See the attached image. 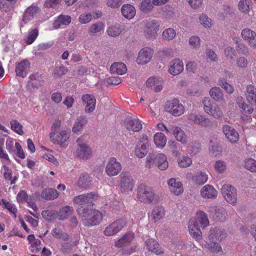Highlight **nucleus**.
I'll return each mask as SVG.
<instances>
[{
    "label": "nucleus",
    "mask_w": 256,
    "mask_h": 256,
    "mask_svg": "<svg viewBox=\"0 0 256 256\" xmlns=\"http://www.w3.org/2000/svg\"><path fill=\"white\" fill-rule=\"evenodd\" d=\"M76 212L82 218V222L87 227H90L100 224L102 220V213L96 209L80 206Z\"/></svg>",
    "instance_id": "1"
},
{
    "label": "nucleus",
    "mask_w": 256,
    "mask_h": 256,
    "mask_svg": "<svg viewBox=\"0 0 256 256\" xmlns=\"http://www.w3.org/2000/svg\"><path fill=\"white\" fill-rule=\"evenodd\" d=\"M136 196L140 202L150 204L154 200L155 194L152 188L144 184H140L138 187Z\"/></svg>",
    "instance_id": "2"
},
{
    "label": "nucleus",
    "mask_w": 256,
    "mask_h": 256,
    "mask_svg": "<svg viewBox=\"0 0 256 256\" xmlns=\"http://www.w3.org/2000/svg\"><path fill=\"white\" fill-rule=\"evenodd\" d=\"M166 111L174 116H180L184 112V108L177 98L168 101L166 103Z\"/></svg>",
    "instance_id": "3"
},
{
    "label": "nucleus",
    "mask_w": 256,
    "mask_h": 256,
    "mask_svg": "<svg viewBox=\"0 0 256 256\" xmlns=\"http://www.w3.org/2000/svg\"><path fill=\"white\" fill-rule=\"evenodd\" d=\"M146 161L150 163L156 164L160 170H165L168 167V162L166 158L162 154H150L146 158Z\"/></svg>",
    "instance_id": "4"
},
{
    "label": "nucleus",
    "mask_w": 256,
    "mask_h": 256,
    "mask_svg": "<svg viewBox=\"0 0 256 256\" xmlns=\"http://www.w3.org/2000/svg\"><path fill=\"white\" fill-rule=\"evenodd\" d=\"M221 192L227 202L234 205L237 200V192L236 188L232 185L226 184L222 186Z\"/></svg>",
    "instance_id": "5"
},
{
    "label": "nucleus",
    "mask_w": 256,
    "mask_h": 256,
    "mask_svg": "<svg viewBox=\"0 0 256 256\" xmlns=\"http://www.w3.org/2000/svg\"><path fill=\"white\" fill-rule=\"evenodd\" d=\"M159 23L154 20H148L146 22L144 36L148 39H154L160 30Z\"/></svg>",
    "instance_id": "6"
},
{
    "label": "nucleus",
    "mask_w": 256,
    "mask_h": 256,
    "mask_svg": "<svg viewBox=\"0 0 256 256\" xmlns=\"http://www.w3.org/2000/svg\"><path fill=\"white\" fill-rule=\"evenodd\" d=\"M125 218L118 219L106 226L104 234L107 236H112L119 232L126 225Z\"/></svg>",
    "instance_id": "7"
},
{
    "label": "nucleus",
    "mask_w": 256,
    "mask_h": 256,
    "mask_svg": "<svg viewBox=\"0 0 256 256\" xmlns=\"http://www.w3.org/2000/svg\"><path fill=\"white\" fill-rule=\"evenodd\" d=\"M98 194L95 192H91L86 194L79 195L74 198V203L83 205L93 206L94 202L98 198Z\"/></svg>",
    "instance_id": "8"
},
{
    "label": "nucleus",
    "mask_w": 256,
    "mask_h": 256,
    "mask_svg": "<svg viewBox=\"0 0 256 256\" xmlns=\"http://www.w3.org/2000/svg\"><path fill=\"white\" fill-rule=\"evenodd\" d=\"M208 212L210 216L216 222H224L228 216L226 211L222 207L211 206L208 208Z\"/></svg>",
    "instance_id": "9"
},
{
    "label": "nucleus",
    "mask_w": 256,
    "mask_h": 256,
    "mask_svg": "<svg viewBox=\"0 0 256 256\" xmlns=\"http://www.w3.org/2000/svg\"><path fill=\"white\" fill-rule=\"evenodd\" d=\"M120 186L122 193L128 194L132 190L134 187V180L128 172L121 174Z\"/></svg>",
    "instance_id": "10"
},
{
    "label": "nucleus",
    "mask_w": 256,
    "mask_h": 256,
    "mask_svg": "<svg viewBox=\"0 0 256 256\" xmlns=\"http://www.w3.org/2000/svg\"><path fill=\"white\" fill-rule=\"evenodd\" d=\"M122 170L121 164L114 158L108 160L106 168V172L110 176L118 175Z\"/></svg>",
    "instance_id": "11"
},
{
    "label": "nucleus",
    "mask_w": 256,
    "mask_h": 256,
    "mask_svg": "<svg viewBox=\"0 0 256 256\" xmlns=\"http://www.w3.org/2000/svg\"><path fill=\"white\" fill-rule=\"evenodd\" d=\"M78 147L76 150L77 156L82 160H87L92 154L91 148L86 144L82 142L80 138L76 140Z\"/></svg>",
    "instance_id": "12"
},
{
    "label": "nucleus",
    "mask_w": 256,
    "mask_h": 256,
    "mask_svg": "<svg viewBox=\"0 0 256 256\" xmlns=\"http://www.w3.org/2000/svg\"><path fill=\"white\" fill-rule=\"evenodd\" d=\"M69 136V132L66 130H62L58 132H54L50 134L51 140L60 145L62 147L66 146L64 143L68 140Z\"/></svg>",
    "instance_id": "13"
},
{
    "label": "nucleus",
    "mask_w": 256,
    "mask_h": 256,
    "mask_svg": "<svg viewBox=\"0 0 256 256\" xmlns=\"http://www.w3.org/2000/svg\"><path fill=\"white\" fill-rule=\"evenodd\" d=\"M222 132L226 139L232 144L236 143L239 140V134L232 127L228 124L222 126Z\"/></svg>",
    "instance_id": "14"
},
{
    "label": "nucleus",
    "mask_w": 256,
    "mask_h": 256,
    "mask_svg": "<svg viewBox=\"0 0 256 256\" xmlns=\"http://www.w3.org/2000/svg\"><path fill=\"white\" fill-rule=\"evenodd\" d=\"M189 120L196 124H198L202 126L210 127L212 126V122L210 120L200 114H190L188 116Z\"/></svg>",
    "instance_id": "15"
},
{
    "label": "nucleus",
    "mask_w": 256,
    "mask_h": 256,
    "mask_svg": "<svg viewBox=\"0 0 256 256\" xmlns=\"http://www.w3.org/2000/svg\"><path fill=\"white\" fill-rule=\"evenodd\" d=\"M227 233L226 230L221 228H212L210 230L208 238L210 240L222 241L226 238Z\"/></svg>",
    "instance_id": "16"
},
{
    "label": "nucleus",
    "mask_w": 256,
    "mask_h": 256,
    "mask_svg": "<svg viewBox=\"0 0 256 256\" xmlns=\"http://www.w3.org/2000/svg\"><path fill=\"white\" fill-rule=\"evenodd\" d=\"M30 62L27 60L16 63L15 70L16 75L22 78L26 77L30 70Z\"/></svg>",
    "instance_id": "17"
},
{
    "label": "nucleus",
    "mask_w": 256,
    "mask_h": 256,
    "mask_svg": "<svg viewBox=\"0 0 256 256\" xmlns=\"http://www.w3.org/2000/svg\"><path fill=\"white\" fill-rule=\"evenodd\" d=\"M83 103L86 104L84 111L86 113L92 112L96 107V100L93 95L90 94H83L82 96Z\"/></svg>",
    "instance_id": "18"
},
{
    "label": "nucleus",
    "mask_w": 256,
    "mask_h": 256,
    "mask_svg": "<svg viewBox=\"0 0 256 256\" xmlns=\"http://www.w3.org/2000/svg\"><path fill=\"white\" fill-rule=\"evenodd\" d=\"M188 230L191 236L197 240L202 238V232L198 226V222L195 219H190L188 221Z\"/></svg>",
    "instance_id": "19"
},
{
    "label": "nucleus",
    "mask_w": 256,
    "mask_h": 256,
    "mask_svg": "<svg viewBox=\"0 0 256 256\" xmlns=\"http://www.w3.org/2000/svg\"><path fill=\"white\" fill-rule=\"evenodd\" d=\"M152 54V50L150 48L141 50L136 59L137 62L140 64H147L151 60Z\"/></svg>",
    "instance_id": "20"
},
{
    "label": "nucleus",
    "mask_w": 256,
    "mask_h": 256,
    "mask_svg": "<svg viewBox=\"0 0 256 256\" xmlns=\"http://www.w3.org/2000/svg\"><path fill=\"white\" fill-rule=\"evenodd\" d=\"M242 36L252 47L256 48V33L249 28L242 30Z\"/></svg>",
    "instance_id": "21"
},
{
    "label": "nucleus",
    "mask_w": 256,
    "mask_h": 256,
    "mask_svg": "<svg viewBox=\"0 0 256 256\" xmlns=\"http://www.w3.org/2000/svg\"><path fill=\"white\" fill-rule=\"evenodd\" d=\"M134 238V234L132 232H128L116 242L115 246L117 248L126 246L131 244Z\"/></svg>",
    "instance_id": "22"
},
{
    "label": "nucleus",
    "mask_w": 256,
    "mask_h": 256,
    "mask_svg": "<svg viewBox=\"0 0 256 256\" xmlns=\"http://www.w3.org/2000/svg\"><path fill=\"white\" fill-rule=\"evenodd\" d=\"M184 70V64L182 61L178 59L172 60L170 63L169 73L176 76L181 73Z\"/></svg>",
    "instance_id": "23"
},
{
    "label": "nucleus",
    "mask_w": 256,
    "mask_h": 256,
    "mask_svg": "<svg viewBox=\"0 0 256 256\" xmlns=\"http://www.w3.org/2000/svg\"><path fill=\"white\" fill-rule=\"evenodd\" d=\"M168 184L170 192L174 195L178 196L183 192L182 184L174 178H170L168 180Z\"/></svg>",
    "instance_id": "24"
},
{
    "label": "nucleus",
    "mask_w": 256,
    "mask_h": 256,
    "mask_svg": "<svg viewBox=\"0 0 256 256\" xmlns=\"http://www.w3.org/2000/svg\"><path fill=\"white\" fill-rule=\"evenodd\" d=\"M43 82L41 74L36 72L30 75L28 85L32 88H38L42 85Z\"/></svg>",
    "instance_id": "25"
},
{
    "label": "nucleus",
    "mask_w": 256,
    "mask_h": 256,
    "mask_svg": "<svg viewBox=\"0 0 256 256\" xmlns=\"http://www.w3.org/2000/svg\"><path fill=\"white\" fill-rule=\"evenodd\" d=\"M170 134H172L176 140L182 144L186 143L188 141L187 136L184 131L179 127L176 126H170Z\"/></svg>",
    "instance_id": "26"
},
{
    "label": "nucleus",
    "mask_w": 256,
    "mask_h": 256,
    "mask_svg": "<svg viewBox=\"0 0 256 256\" xmlns=\"http://www.w3.org/2000/svg\"><path fill=\"white\" fill-rule=\"evenodd\" d=\"M202 196L204 198H215L217 196V191L211 185L206 184L200 190Z\"/></svg>",
    "instance_id": "27"
},
{
    "label": "nucleus",
    "mask_w": 256,
    "mask_h": 256,
    "mask_svg": "<svg viewBox=\"0 0 256 256\" xmlns=\"http://www.w3.org/2000/svg\"><path fill=\"white\" fill-rule=\"evenodd\" d=\"M39 11L38 8L36 6H30L28 7L24 14L22 21L26 24L34 19Z\"/></svg>",
    "instance_id": "28"
},
{
    "label": "nucleus",
    "mask_w": 256,
    "mask_h": 256,
    "mask_svg": "<svg viewBox=\"0 0 256 256\" xmlns=\"http://www.w3.org/2000/svg\"><path fill=\"white\" fill-rule=\"evenodd\" d=\"M125 126L128 130L139 132L142 128V124L138 119H126L124 122Z\"/></svg>",
    "instance_id": "29"
},
{
    "label": "nucleus",
    "mask_w": 256,
    "mask_h": 256,
    "mask_svg": "<svg viewBox=\"0 0 256 256\" xmlns=\"http://www.w3.org/2000/svg\"><path fill=\"white\" fill-rule=\"evenodd\" d=\"M245 95L247 100L251 105L256 104V88L254 85L247 86Z\"/></svg>",
    "instance_id": "30"
},
{
    "label": "nucleus",
    "mask_w": 256,
    "mask_h": 256,
    "mask_svg": "<svg viewBox=\"0 0 256 256\" xmlns=\"http://www.w3.org/2000/svg\"><path fill=\"white\" fill-rule=\"evenodd\" d=\"M146 244L148 249L150 251L157 255L162 254L164 252L163 250L160 246V244L154 240L152 238L147 240Z\"/></svg>",
    "instance_id": "31"
},
{
    "label": "nucleus",
    "mask_w": 256,
    "mask_h": 256,
    "mask_svg": "<svg viewBox=\"0 0 256 256\" xmlns=\"http://www.w3.org/2000/svg\"><path fill=\"white\" fill-rule=\"evenodd\" d=\"M162 80L156 78H150L146 82V86L156 92H159L162 90Z\"/></svg>",
    "instance_id": "32"
},
{
    "label": "nucleus",
    "mask_w": 256,
    "mask_h": 256,
    "mask_svg": "<svg viewBox=\"0 0 256 256\" xmlns=\"http://www.w3.org/2000/svg\"><path fill=\"white\" fill-rule=\"evenodd\" d=\"M121 12L123 16L128 20L132 18L136 14L135 8L130 4L124 5L121 8Z\"/></svg>",
    "instance_id": "33"
},
{
    "label": "nucleus",
    "mask_w": 256,
    "mask_h": 256,
    "mask_svg": "<svg viewBox=\"0 0 256 256\" xmlns=\"http://www.w3.org/2000/svg\"><path fill=\"white\" fill-rule=\"evenodd\" d=\"M110 70L112 74L122 75L126 72L127 68L123 62H115L111 66Z\"/></svg>",
    "instance_id": "34"
},
{
    "label": "nucleus",
    "mask_w": 256,
    "mask_h": 256,
    "mask_svg": "<svg viewBox=\"0 0 256 256\" xmlns=\"http://www.w3.org/2000/svg\"><path fill=\"white\" fill-rule=\"evenodd\" d=\"M92 178L87 174H82L78 180V186L80 188H86L92 184Z\"/></svg>",
    "instance_id": "35"
},
{
    "label": "nucleus",
    "mask_w": 256,
    "mask_h": 256,
    "mask_svg": "<svg viewBox=\"0 0 256 256\" xmlns=\"http://www.w3.org/2000/svg\"><path fill=\"white\" fill-rule=\"evenodd\" d=\"M149 146L148 142L138 143L135 149V154L139 158H142L147 154Z\"/></svg>",
    "instance_id": "36"
},
{
    "label": "nucleus",
    "mask_w": 256,
    "mask_h": 256,
    "mask_svg": "<svg viewBox=\"0 0 256 256\" xmlns=\"http://www.w3.org/2000/svg\"><path fill=\"white\" fill-rule=\"evenodd\" d=\"M40 196L46 200H53L58 197V193L55 189L46 188L41 192Z\"/></svg>",
    "instance_id": "37"
},
{
    "label": "nucleus",
    "mask_w": 256,
    "mask_h": 256,
    "mask_svg": "<svg viewBox=\"0 0 256 256\" xmlns=\"http://www.w3.org/2000/svg\"><path fill=\"white\" fill-rule=\"evenodd\" d=\"M154 142L158 148H163L166 144V138L164 134L162 132H157L154 136Z\"/></svg>",
    "instance_id": "38"
},
{
    "label": "nucleus",
    "mask_w": 256,
    "mask_h": 256,
    "mask_svg": "<svg viewBox=\"0 0 256 256\" xmlns=\"http://www.w3.org/2000/svg\"><path fill=\"white\" fill-rule=\"evenodd\" d=\"M71 22V17L68 16L60 15L54 23V26L56 28H58L62 25H68Z\"/></svg>",
    "instance_id": "39"
},
{
    "label": "nucleus",
    "mask_w": 256,
    "mask_h": 256,
    "mask_svg": "<svg viewBox=\"0 0 256 256\" xmlns=\"http://www.w3.org/2000/svg\"><path fill=\"white\" fill-rule=\"evenodd\" d=\"M88 122L87 118L86 116H81L76 119V121L72 128L74 132L77 133L82 129L84 125Z\"/></svg>",
    "instance_id": "40"
},
{
    "label": "nucleus",
    "mask_w": 256,
    "mask_h": 256,
    "mask_svg": "<svg viewBox=\"0 0 256 256\" xmlns=\"http://www.w3.org/2000/svg\"><path fill=\"white\" fill-rule=\"evenodd\" d=\"M211 98L216 101L220 102L223 100L224 94L221 89L218 87L212 88L210 90Z\"/></svg>",
    "instance_id": "41"
},
{
    "label": "nucleus",
    "mask_w": 256,
    "mask_h": 256,
    "mask_svg": "<svg viewBox=\"0 0 256 256\" xmlns=\"http://www.w3.org/2000/svg\"><path fill=\"white\" fill-rule=\"evenodd\" d=\"M104 28V24L102 22H98L92 24L89 28L88 32L90 36H95L101 32Z\"/></svg>",
    "instance_id": "42"
},
{
    "label": "nucleus",
    "mask_w": 256,
    "mask_h": 256,
    "mask_svg": "<svg viewBox=\"0 0 256 256\" xmlns=\"http://www.w3.org/2000/svg\"><path fill=\"white\" fill-rule=\"evenodd\" d=\"M4 177L6 180L10 181L11 184H14L18 179V177L15 176L14 178L12 176V170L8 166H4Z\"/></svg>",
    "instance_id": "43"
},
{
    "label": "nucleus",
    "mask_w": 256,
    "mask_h": 256,
    "mask_svg": "<svg viewBox=\"0 0 256 256\" xmlns=\"http://www.w3.org/2000/svg\"><path fill=\"white\" fill-rule=\"evenodd\" d=\"M164 215V210L162 206L155 207L152 211V218L155 222L160 220Z\"/></svg>",
    "instance_id": "44"
},
{
    "label": "nucleus",
    "mask_w": 256,
    "mask_h": 256,
    "mask_svg": "<svg viewBox=\"0 0 256 256\" xmlns=\"http://www.w3.org/2000/svg\"><path fill=\"white\" fill-rule=\"evenodd\" d=\"M73 212V208L71 206H67L62 208L59 212V219L63 220L68 218L72 214Z\"/></svg>",
    "instance_id": "45"
},
{
    "label": "nucleus",
    "mask_w": 256,
    "mask_h": 256,
    "mask_svg": "<svg viewBox=\"0 0 256 256\" xmlns=\"http://www.w3.org/2000/svg\"><path fill=\"white\" fill-rule=\"evenodd\" d=\"M192 180L196 184L202 185L207 182L208 176L204 172H200L194 176Z\"/></svg>",
    "instance_id": "46"
},
{
    "label": "nucleus",
    "mask_w": 256,
    "mask_h": 256,
    "mask_svg": "<svg viewBox=\"0 0 256 256\" xmlns=\"http://www.w3.org/2000/svg\"><path fill=\"white\" fill-rule=\"evenodd\" d=\"M205 246L206 249L214 253L217 254L222 251L221 246L218 242H214V240L207 243Z\"/></svg>",
    "instance_id": "47"
},
{
    "label": "nucleus",
    "mask_w": 256,
    "mask_h": 256,
    "mask_svg": "<svg viewBox=\"0 0 256 256\" xmlns=\"http://www.w3.org/2000/svg\"><path fill=\"white\" fill-rule=\"evenodd\" d=\"M68 72L67 68L62 64L58 65L56 66L52 76L55 78H60Z\"/></svg>",
    "instance_id": "48"
},
{
    "label": "nucleus",
    "mask_w": 256,
    "mask_h": 256,
    "mask_svg": "<svg viewBox=\"0 0 256 256\" xmlns=\"http://www.w3.org/2000/svg\"><path fill=\"white\" fill-rule=\"evenodd\" d=\"M106 32L109 36L116 37L121 34L122 29L119 26H114L108 28Z\"/></svg>",
    "instance_id": "49"
},
{
    "label": "nucleus",
    "mask_w": 256,
    "mask_h": 256,
    "mask_svg": "<svg viewBox=\"0 0 256 256\" xmlns=\"http://www.w3.org/2000/svg\"><path fill=\"white\" fill-rule=\"evenodd\" d=\"M209 112L208 114L216 119L222 118L224 116V112L220 108L216 105L214 106Z\"/></svg>",
    "instance_id": "50"
},
{
    "label": "nucleus",
    "mask_w": 256,
    "mask_h": 256,
    "mask_svg": "<svg viewBox=\"0 0 256 256\" xmlns=\"http://www.w3.org/2000/svg\"><path fill=\"white\" fill-rule=\"evenodd\" d=\"M197 218L200 223L204 226H208L209 224V220L208 216L203 211L197 212Z\"/></svg>",
    "instance_id": "51"
},
{
    "label": "nucleus",
    "mask_w": 256,
    "mask_h": 256,
    "mask_svg": "<svg viewBox=\"0 0 256 256\" xmlns=\"http://www.w3.org/2000/svg\"><path fill=\"white\" fill-rule=\"evenodd\" d=\"M244 168L252 172H256V160L250 158L244 162Z\"/></svg>",
    "instance_id": "52"
},
{
    "label": "nucleus",
    "mask_w": 256,
    "mask_h": 256,
    "mask_svg": "<svg viewBox=\"0 0 256 256\" xmlns=\"http://www.w3.org/2000/svg\"><path fill=\"white\" fill-rule=\"evenodd\" d=\"M153 5V2H152L151 0H144L141 3L140 9L143 12H148L152 9Z\"/></svg>",
    "instance_id": "53"
},
{
    "label": "nucleus",
    "mask_w": 256,
    "mask_h": 256,
    "mask_svg": "<svg viewBox=\"0 0 256 256\" xmlns=\"http://www.w3.org/2000/svg\"><path fill=\"white\" fill-rule=\"evenodd\" d=\"M176 34L175 30L172 28H168L164 30L162 32V38L166 40H172L176 36Z\"/></svg>",
    "instance_id": "54"
},
{
    "label": "nucleus",
    "mask_w": 256,
    "mask_h": 256,
    "mask_svg": "<svg viewBox=\"0 0 256 256\" xmlns=\"http://www.w3.org/2000/svg\"><path fill=\"white\" fill-rule=\"evenodd\" d=\"M178 165L182 168H187L189 166L192 162L190 158L186 156H182L178 159Z\"/></svg>",
    "instance_id": "55"
},
{
    "label": "nucleus",
    "mask_w": 256,
    "mask_h": 256,
    "mask_svg": "<svg viewBox=\"0 0 256 256\" xmlns=\"http://www.w3.org/2000/svg\"><path fill=\"white\" fill-rule=\"evenodd\" d=\"M12 129L20 135H22L24 132L22 130V126L16 120H12L10 122Z\"/></svg>",
    "instance_id": "56"
},
{
    "label": "nucleus",
    "mask_w": 256,
    "mask_h": 256,
    "mask_svg": "<svg viewBox=\"0 0 256 256\" xmlns=\"http://www.w3.org/2000/svg\"><path fill=\"white\" fill-rule=\"evenodd\" d=\"M38 34V31L37 28L31 30L28 34L26 42L27 44H32L36 39Z\"/></svg>",
    "instance_id": "57"
},
{
    "label": "nucleus",
    "mask_w": 256,
    "mask_h": 256,
    "mask_svg": "<svg viewBox=\"0 0 256 256\" xmlns=\"http://www.w3.org/2000/svg\"><path fill=\"white\" fill-rule=\"evenodd\" d=\"M42 215L48 221H52L56 219V214L55 212L48 210H43L42 212Z\"/></svg>",
    "instance_id": "58"
},
{
    "label": "nucleus",
    "mask_w": 256,
    "mask_h": 256,
    "mask_svg": "<svg viewBox=\"0 0 256 256\" xmlns=\"http://www.w3.org/2000/svg\"><path fill=\"white\" fill-rule=\"evenodd\" d=\"M214 167L218 173L222 174L226 170V164L224 161L219 160L216 162Z\"/></svg>",
    "instance_id": "59"
},
{
    "label": "nucleus",
    "mask_w": 256,
    "mask_h": 256,
    "mask_svg": "<svg viewBox=\"0 0 256 256\" xmlns=\"http://www.w3.org/2000/svg\"><path fill=\"white\" fill-rule=\"evenodd\" d=\"M218 84L228 93L232 94L234 92L233 87L228 84L224 79L220 80Z\"/></svg>",
    "instance_id": "60"
},
{
    "label": "nucleus",
    "mask_w": 256,
    "mask_h": 256,
    "mask_svg": "<svg viewBox=\"0 0 256 256\" xmlns=\"http://www.w3.org/2000/svg\"><path fill=\"white\" fill-rule=\"evenodd\" d=\"M92 18V16L90 13H84L80 16L78 20L82 24H86L88 23Z\"/></svg>",
    "instance_id": "61"
},
{
    "label": "nucleus",
    "mask_w": 256,
    "mask_h": 256,
    "mask_svg": "<svg viewBox=\"0 0 256 256\" xmlns=\"http://www.w3.org/2000/svg\"><path fill=\"white\" fill-rule=\"evenodd\" d=\"M15 148L14 154H16L18 158L24 159L25 158V154L24 150L18 142L15 143Z\"/></svg>",
    "instance_id": "62"
},
{
    "label": "nucleus",
    "mask_w": 256,
    "mask_h": 256,
    "mask_svg": "<svg viewBox=\"0 0 256 256\" xmlns=\"http://www.w3.org/2000/svg\"><path fill=\"white\" fill-rule=\"evenodd\" d=\"M202 102L205 112L207 114L210 113L209 112L214 106L212 104V102L210 101L209 98H204Z\"/></svg>",
    "instance_id": "63"
},
{
    "label": "nucleus",
    "mask_w": 256,
    "mask_h": 256,
    "mask_svg": "<svg viewBox=\"0 0 256 256\" xmlns=\"http://www.w3.org/2000/svg\"><path fill=\"white\" fill-rule=\"evenodd\" d=\"M2 201L5 207L8 210V211L10 213L14 214V218H16V212L17 211V210L16 206H14V204H10L8 202L4 201V200H2Z\"/></svg>",
    "instance_id": "64"
}]
</instances>
